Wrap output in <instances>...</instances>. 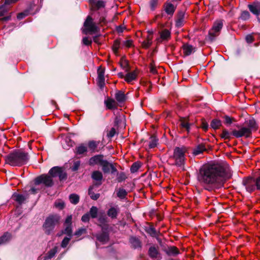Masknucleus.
<instances>
[{
    "mask_svg": "<svg viewBox=\"0 0 260 260\" xmlns=\"http://www.w3.org/2000/svg\"><path fill=\"white\" fill-rule=\"evenodd\" d=\"M116 100L119 103H124L126 100V97L123 91L121 90H117L115 95Z\"/></svg>",
    "mask_w": 260,
    "mask_h": 260,
    "instance_id": "obj_24",
    "label": "nucleus"
},
{
    "mask_svg": "<svg viewBox=\"0 0 260 260\" xmlns=\"http://www.w3.org/2000/svg\"><path fill=\"white\" fill-rule=\"evenodd\" d=\"M87 152V147H77L76 153L77 155H81Z\"/></svg>",
    "mask_w": 260,
    "mask_h": 260,
    "instance_id": "obj_49",
    "label": "nucleus"
},
{
    "mask_svg": "<svg viewBox=\"0 0 260 260\" xmlns=\"http://www.w3.org/2000/svg\"><path fill=\"white\" fill-rule=\"evenodd\" d=\"M148 255L150 258L154 260H159L161 259V255L158 251L157 246H152L148 250Z\"/></svg>",
    "mask_w": 260,
    "mask_h": 260,
    "instance_id": "obj_13",
    "label": "nucleus"
},
{
    "mask_svg": "<svg viewBox=\"0 0 260 260\" xmlns=\"http://www.w3.org/2000/svg\"><path fill=\"white\" fill-rule=\"evenodd\" d=\"M60 138L62 139L61 141L62 145H66L67 146L70 147L75 145V142L72 140L69 136L61 134Z\"/></svg>",
    "mask_w": 260,
    "mask_h": 260,
    "instance_id": "obj_20",
    "label": "nucleus"
},
{
    "mask_svg": "<svg viewBox=\"0 0 260 260\" xmlns=\"http://www.w3.org/2000/svg\"><path fill=\"white\" fill-rule=\"evenodd\" d=\"M256 32H253L251 34H248L245 37V40L248 44H251L254 41L253 35H256Z\"/></svg>",
    "mask_w": 260,
    "mask_h": 260,
    "instance_id": "obj_50",
    "label": "nucleus"
},
{
    "mask_svg": "<svg viewBox=\"0 0 260 260\" xmlns=\"http://www.w3.org/2000/svg\"><path fill=\"white\" fill-rule=\"evenodd\" d=\"M92 178L97 181L101 182V180L103 179V174L102 173L99 171H94L91 175ZM101 182H100L99 184H101Z\"/></svg>",
    "mask_w": 260,
    "mask_h": 260,
    "instance_id": "obj_34",
    "label": "nucleus"
},
{
    "mask_svg": "<svg viewBox=\"0 0 260 260\" xmlns=\"http://www.w3.org/2000/svg\"><path fill=\"white\" fill-rule=\"evenodd\" d=\"M12 198L13 200L16 201L19 205L22 204L26 199V198L24 195L16 193L13 194Z\"/></svg>",
    "mask_w": 260,
    "mask_h": 260,
    "instance_id": "obj_27",
    "label": "nucleus"
},
{
    "mask_svg": "<svg viewBox=\"0 0 260 260\" xmlns=\"http://www.w3.org/2000/svg\"><path fill=\"white\" fill-rule=\"evenodd\" d=\"M222 118L224 119V123L226 125H230L233 123V122L236 121V120L234 117H230L226 115L223 116Z\"/></svg>",
    "mask_w": 260,
    "mask_h": 260,
    "instance_id": "obj_37",
    "label": "nucleus"
},
{
    "mask_svg": "<svg viewBox=\"0 0 260 260\" xmlns=\"http://www.w3.org/2000/svg\"><path fill=\"white\" fill-rule=\"evenodd\" d=\"M158 0H150L149 1V5L150 9L152 11H154L157 6Z\"/></svg>",
    "mask_w": 260,
    "mask_h": 260,
    "instance_id": "obj_52",
    "label": "nucleus"
},
{
    "mask_svg": "<svg viewBox=\"0 0 260 260\" xmlns=\"http://www.w3.org/2000/svg\"><path fill=\"white\" fill-rule=\"evenodd\" d=\"M231 176L229 165L224 161H213L199 169L198 180L205 189L212 191L221 187Z\"/></svg>",
    "mask_w": 260,
    "mask_h": 260,
    "instance_id": "obj_1",
    "label": "nucleus"
},
{
    "mask_svg": "<svg viewBox=\"0 0 260 260\" xmlns=\"http://www.w3.org/2000/svg\"><path fill=\"white\" fill-rule=\"evenodd\" d=\"M54 205L56 208L62 209L64 207V203L61 201H57L55 202Z\"/></svg>",
    "mask_w": 260,
    "mask_h": 260,
    "instance_id": "obj_57",
    "label": "nucleus"
},
{
    "mask_svg": "<svg viewBox=\"0 0 260 260\" xmlns=\"http://www.w3.org/2000/svg\"><path fill=\"white\" fill-rule=\"evenodd\" d=\"M57 251V247L51 249L46 254L40 255L38 260H49L54 257Z\"/></svg>",
    "mask_w": 260,
    "mask_h": 260,
    "instance_id": "obj_16",
    "label": "nucleus"
},
{
    "mask_svg": "<svg viewBox=\"0 0 260 260\" xmlns=\"http://www.w3.org/2000/svg\"><path fill=\"white\" fill-rule=\"evenodd\" d=\"M206 150V147H195L192 150V154L194 156H197L202 154Z\"/></svg>",
    "mask_w": 260,
    "mask_h": 260,
    "instance_id": "obj_40",
    "label": "nucleus"
},
{
    "mask_svg": "<svg viewBox=\"0 0 260 260\" xmlns=\"http://www.w3.org/2000/svg\"><path fill=\"white\" fill-rule=\"evenodd\" d=\"M137 77V74L135 71L128 72L125 76V81L127 83H130L132 81L136 80Z\"/></svg>",
    "mask_w": 260,
    "mask_h": 260,
    "instance_id": "obj_31",
    "label": "nucleus"
},
{
    "mask_svg": "<svg viewBox=\"0 0 260 260\" xmlns=\"http://www.w3.org/2000/svg\"><path fill=\"white\" fill-rule=\"evenodd\" d=\"M121 43V39L118 38L114 40L112 48L113 52L117 55L118 53V49L120 47Z\"/></svg>",
    "mask_w": 260,
    "mask_h": 260,
    "instance_id": "obj_35",
    "label": "nucleus"
},
{
    "mask_svg": "<svg viewBox=\"0 0 260 260\" xmlns=\"http://www.w3.org/2000/svg\"><path fill=\"white\" fill-rule=\"evenodd\" d=\"M89 219L90 215L88 213L84 214L81 218L82 221L84 222H88Z\"/></svg>",
    "mask_w": 260,
    "mask_h": 260,
    "instance_id": "obj_64",
    "label": "nucleus"
},
{
    "mask_svg": "<svg viewBox=\"0 0 260 260\" xmlns=\"http://www.w3.org/2000/svg\"><path fill=\"white\" fill-rule=\"evenodd\" d=\"M29 159L28 153L21 149L14 151L6 157L7 164L12 166H21L26 164Z\"/></svg>",
    "mask_w": 260,
    "mask_h": 260,
    "instance_id": "obj_3",
    "label": "nucleus"
},
{
    "mask_svg": "<svg viewBox=\"0 0 260 260\" xmlns=\"http://www.w3.org/2000/svg\"><path fill=\"white\" fill-rule=\"evenodd\" d=\"M104 104L107 109L113 110L117 109V104L115 101L113 99L108 98L106 100H105Z\"/></svg>",
    "mask_w": 260,
    "mask_h": 260,
    "instance_id": "obj_21",
    "label": "nucleus"
},
{
    "mask_svg": "<svg viewBox=\"0 0 260 260\" xmlns=\"http://www.w3.org/2000/svg\"><path fill=\"white\" fill-rule=\"evenodd\" d=\"M105 68H102L101 66H100L98 69V82L99 84V86L100 88H103L105 83Z\"/></svg>",
    "mask_w": 260,
    "mask_h": 260,
    "instance_id": "obj_14",
    "label": "nucleus"
},
{
    "mask_svg": "<svg viewBox=\"0 0 260 260\" xmlns=\"http://www.w3.org/2000/svg\"><path fill=\"white\" fill-rule=\"evenodd\" d=\"M83 26L85 27V34L89 32L90 34H93L99 32L100 31V27L95 25V23L93 21L92 18L89 15L87 16Z\"/></svg>",
    "mask_w": 260,
    "mask_h": 260,
    "instance_id": "obj_6",
    "label": "nucleus"
},
{
    "mask_svg": "<svg viewBox=\"0 0 260 260\" xmlns=\"http://www.w3.org/2000/svg\"><path fill=\"white\" fill-rule=\"evenodd\" d=\"M158 139L155 135H153L150 137L149 146H157L158 145Z\"/></svg>",
    "mask_w": 260,
    "mask_h": 260,
    "instance_id": "obj_38",
    "label": "nucleus"
},
{
    "mask_svg": "<svg viewBox=\"0 0 260 260\" xmlns=\"http://www.w3.org/2000/svg\"><path fill=\"white\" fill-rule=\"evenodd\" d=\"M242 184L248 192L251 193L255 190H260V175L245 178Z\"/></svg>",
    "mask_w": 260,
    "mask_h": 260,
    "instance_id": "obj_5",
    "label": "nucleus"
},
{
    "mask_svg": "<svg viewBox=\"0 0 260 260\" xmlns=\"http://www.w3.org/2000/svg\"><path fill=\"white\" fill-rule=\"evenodd\" d=\"M95 236L99 241L102 243H105L109 240V235L106 232H103L101 234H96Z\"/></svg>",
    "mask_w": 260,
    "mask_h": 260,
    "instance_id": "obj_26",
    "label": "nucleus"
},
{
    "mask_svg": "<svg viewBox=\"0 0 260 260\" xmlns=\"http://www.w3.org/2000/svg\"><path fill=\"white\" fill-rule=\"evenodd\" d=\"M69 199L71 203L76 205L79 201V197L77 194L73 193L70 195Z\"/></svg>",
    "mask_w": 260,
    "mask_h": 260,
    "instance_id": "obj_39",
    "label": "nucleus"
},
{
    "mask_svg": "<svg viewBox=\"0 0 260 260\" xmlns=\"http://www.w3.org/2000/svg\"><path fill=\"white\" fill-rule=\"evenodd\" d=\"M254 54L255 52L251 50V49H248V52L246 55V57L249 61H254Z\"/></svg>",
    "mask_w": 260,
    "mask_h": 260,
    "instance_id": "obj_42",
    "label": "nucleus"
},
{
    "mask_svg": "<svg viewBox=\"0 0 260 260\" xmlns=\"http://www.w3.org/2000/svg\"><path fill=\"white\" fill-rule=\"evenodd\" d=\"M235 132H238V130L236 129H232L231 131H229V130L223 128L222 131V133L220 134V137L222 139H223L225 141L230 140V139L232 138V136H234L236 138H241V137L240 136H238L235 134ZM227 141H225V143H226Z\"/></svg>",
    "mask_w": 260,
    "mask_h": 260,
    "instance_id": "obj_12",
    "label": "nucleus"
},
{
    "mask_svg": "<svg viewBox=\"0 0 260 260\" xmlns=\"http://www.w3.org/2000/svg\"><path fill=\"white\" fill-rule=\"evenodd\" d=\"M40 142L39 141L30 140L27 142L28 146H31V145L37 146L38 145H40Z\"/></svg>",
    "mask_w": 260,
    "mask_h": 260,
    "instance_id": "obj_61",
    "label": "nucleus"
},
{
    "mask_svg": "<svg viewBox=\"0 0 260 260\" xmlns=\"http://www.w3.org/2000/svg\"><path fill=\"white\" fill-rule=\"evenodd\" d=\"M160 37L162 40L168 41L171 38V31L167 29H165L160 32Z\"/></svg>",
    "mask_w": 260,
    "mask_h": 260,
    "instance_id": "obj_33",
    "label": "nucleus"
},
{
    "mask_svg": "<svg viewBox=\"0 0 260 260\" xmlns=\"http://www.w3.org/2000/svg\"><path fill=\"white\" fill-rule=\"evenodd\" d=\"M129 242L131 243L133 247L135 249L141 248V242L139 238L135 237H132L129 239Z\"/></svg>",
    "mask_w": 260,
    "mask_h": 260,
    "instance_id": "obj_25",
    "label": "nucleus"
},
{
    "mask_svg": "<svg viewBox=\"0 0 260 260\" xmlns=\"http://www.w3.org/2000/svg\"><path fill=\"white\" fill-rule=\"evenodd\" d=\"M147 232L152 237H155L157 235V232L153 227H150L147 231Z\"/></svg>",
    "mask_w": 260,
    "mask_h": 260,
    "instance_id": "obj_58",
    "label": "nucleus"
},
{
    "mask_svg": "<svg viewBox=\"0 0 260 260\" xmlns=\"http://www.w3.org/2000/svg\"><path fill=\"white\" fill-rule=\"evenodd\" d=\"M222 26V20L215 21L212 27V29L209 31L208 36L206 37V40L212 42L215 40V37L218 35L216 33L220 31Z\"/></svg>",
    "mask_w": 260,
    "mask_h": 260,
    "instance_id": "obj_7",
    "label": "nucleus"
},
{
    "mask_svg": "<svg viewBox=\"0 0 260 260\" xmlns=\"http://www.w3.org/2000/svg\"><path fill=\"white\" fill-rule=\"evenodd\" d=\"M107 15L105 13L103 15L100 16L99 18V24L101 25L106 24L107 21L106 20Z\"/></svg>",
    "mask_w": 260,
    "mask_h": 260,
    "instance_id": "obj_53",
    "label": "nucleus"
},
{
    "mask_svg": "<svg viewBox=\"0 0 260 260\" xmlns=\"http://www.w3.org/2000/svg\"><path fill=\"white\" fill-rule=\"evenodd\" d=\"M236 126L239 129L238 132H235V134L246 138L251 137L252 132L257 131L259 128L258 124L252 117L245 119L242 126L239 125Z\"/></svg>",
    "mask_w": 260,
    "mask_h": 260,
    "instance_id": "obj_2",
    "label": "nucleus"
},
{
    "mask_svg": "<svg viewBox=\"0 0 260 260\" xmlns=\"http://www.w3.org/2000/svg\"><path fill=\"white\" fill-rule=\"evenodd\" d=\"M11 238V235L9 233H5L0 237V245L4 244L8 242Z\"/></svg>",
    "mask_w": 260,
    "mask_h": 260,
    "instance_id": "obj_36",
    "label": "nucleus"
},
{
    "mask_svg": "<svg viewBox=\"0 0 260 260\" xmlns=\"http://www.w3.org/2000/svg\"><path fill=\"white\" fill-rule=\"evenodd\" d=\"M185 12L183 11H179L177 14V19L176 20V26L177 27H181L183 25V20L184 18Z\"/></svg>",
    "mask_w": 260,
    "mask_h": 260,
    "instance_id": "obj_19",
    "label": "nucleus"
},
{
    "mask_svg": "<svg viewBox=\"0 0 260 260\" xmlns=\"http://www.w3.org/2000/svg\"><path fill=\"white\" fill-rule=\"evenodd\" d=\"M103 159V155H96L91 157L89 160V164L90 166H94L95 165H101Z\"/></svg>",
    "mask_w": 260,
    "mask_h": 260,
    "instance_id": "obj_17",
    "label": "nucleus"
},
{
    "mask_svg": "<svg viewBox=\"0 0 260 260\" xmlns=\"http://www.w3.org/2000/svg\"><path fill=\"white\" fill-rule=\"evenodd\" d=\"M93 187H90L88 189V194L90 198L93 200H96L100 197L99 193H94L93 191Z\"/></svg>",
    "mask_w": 260,
    "mask_h": 260,
    "instance_id": "obj_44",
    "label": "nucleus"
},
{
    "mask_svg": "<svg viewBox=\"0 0 260 260\" xmlns=\"http://www.w3.org/2000/svg\"><path fill=\"white\" fill-rule=\"evenodd\" d=\"M180 125L182 127L185 128L188 132L190 128L189 123L183 118H181L180 120Z\"/></svg>",
    "mask_w": 260,
    "mask_h": 260,
    "instance_id": "obj_45",
    "label": "nucleus"
},
{
    "mask_svg": "<svg viewBox=\"0 0 260 260\" xmlns=\"http://www.w3.org/2000/svg\"><path fill=\"white\" fill-rule=\"evenodd\" d=\"M127 192L124 188H119L117 192V197L120 199H124L127 196Z\"/></svg>",
    "mask_w": 260,
    "mask_h": 260,
    "instance_id": "obj_41",
    "label": "nucleus"
},
{
    "mask_svg": "<svg viewBox=\"0 0 260 260\" xmlns=\"http://www.w3.org/2000/svg\"><path fill=\"white\" fill-rule=\"evenodd\" d=\"M119 209L117 206L111 207L107 211V215L112 219L116 218L119 213Z\"/></svg>",
    "mask_w": 260,
    "mask_h": 260,
    "instance_id": "obj_23",
    "label": "nucleus"
},
{
    "mask_svg": "<svg viewBox=\"0 0 260 260\" xmlns=\"http://www.w3.org/2000/svg\"><path fill=\"white\" fill-rule=\"evenodd\" d=\"M249 11L259 20L260 16V1H254L247 5Z\"/></svg>",
    "mask_w": 260,
    "mask_h": 260,
    "instance_id": "obj_10",
    "label": "nucleus"
},
{
    "mask_svg": "<svg viewBox=\"0 0 260 260\" xmlns=\"http://www.w3.org/2000/svg\"><path fill=\"white\" fill-rule=\"evenodd\" d=\"M201 127L205 132L208 129V128H209L208 123L204 119H202V123H201Z\"/></svg>",
    "mask_w": 260,
    "mask_h": 260,
    "instance_id": "obj_54",
    "label": "nucleus"
},
{
    "mask_svg": "<svg viewBox=\"0 0 260 260\" xmlns=\"http://www.w3.org/2000/svg\"><path fill=\"white\" fill-rule=\"evenodd\" d=\"M86 229L84 228H80L78 229L77 231L74 233V235L77 236L78 237L80 236L83 234L86 233Z\"/></svg>",
    "mask_w": 260,
    "mask_h": 260,
    "instance_id": "obj_55",
    "label": "nucleus"
},
{
    "mask_svg": "<svg viewBox=\"0 0 260 260\" xmlns=\"http://www.w3.org/2000/svg\"><path fill=\"white\" fill-rule=\"evenodd\" d=\"M166 253L169 256H176L179 253L178 248L175 246H170L164 250Z\"/></svg>",
    "mask_w": 260,
    "mask_h": 260,
    "instance_id": "obj_22",
    "label": "nucleus"
},
{
    "mask_svg": "<svg viewBox=\"0 0 260 260\" xmlns=\"http://www.w3.org/2000/svg\"><path fill=\"white\" fill-rule=\"evenodd\" d=\"M35 183L36 185L43 183L46 186L50 187L53 185V182L51 176L47 175H42L35 179Z\"/></svg>",
    "mask_w": 260,
    "mask_h": 260,
    "instance_id": "obj_9",
    "label": "nucleus"
},
{
    "mask_svg": "<svg viewBox=\"0 0 260 260\" xmlns=\"http://www.w3.org/2000/svg\"><path fill=\"white\" fill-rule=\"evenodd\" d=\"M98 209L95 206H92L90 209L89 212L88 213L92 218H95L98 215Z\"/></svg>",
    "mask_w": 260,
    "mask_h": 260,
    "instance_id": "obj_43",
    "label": "nucleus"
},
{
    "mask_svg": "<svg viewBox=\"0 0 260 260\" xmlns=\"http://www.w3.org/2000/svg\"><path fill=\"white\" fill-rule=\"evenodd\" d=\"M60 217L57 214H52L47 217L43 225V230L47 235L53 231L55 227L59 224Z\"/></svg>",
    "mask_w": 260,
    "mask_h": 260,
    "instance_id": "obj_4",
    "label": "nucleus"
},
{
    "mask_svg": "<svg viewBox=\"0 0 260 260\" xmlns=\"http://www.w3.org/2000/svg\"><path fill=\"white\" fill-rule=\"evenodd\" d=\"M57 176L59 177L60 180H62L66 179L67 174L62 169Z\"/></svg>",
    "mask_w": 260,
    "mask_h": 260,
    "instance_id": "obj_62",
    "label": "nucleus"
},
{
    "mask_svg": "<svg viewBox=\"0 0 260 260\" xmlns=\"http://www.w3.org/2000/svg\"><path fill=\"white\" fill-rule=\"evenodd\" d=\"M141 167V164L139 162H134L131 167V171L132 173L136 172Z\"/></svg>",
    "mask_w": 260,
    "mask_h": 260,
    "instance_id": "obj_47",
    "label": "nucleus"
},
{
    "mask_svg": "<svg viewBox=\"0 0 260 260\" xmlns=\"http://www.w3.org/2000/svg\"><path fill=\"white\" fill-rule=\"evenodd\" d=\"M62 169L61 167H54L50 170L49 173L52 177H57Z\"/></svg>",
    "mask_w": 260,
    "mask_h": 260,
    "instance_id": "obj_30",
    "label": "nucleus"
},
{
    "mask_svg": "<svg viewBox=\"0 0 260 260\" xmlns=\"http://www.w3.org/2000/svg\"><path fill=\"white\" fill-rule=\"evenodd\" d=\"M222 126L221 121L218 119H213L210 123V126L214 129H218Z\"/></svg>",
    "mask_w": 260,
    "mask_h": 260,
    "instance_id": "obj_32",
    "label": "nucleus"
},
{
    "mask_svg": "<svg viewBox=\"0 0 260 260\" xmlns=\"http://www.w3.org/2000/svg\"><path fill=\"white\" fill-rule=\"evenodd\" d=\"M80 166V161L79 160L74 161L73 166L71 167V169L73 171H76L78 170Z\"/></svg>",
    "mask_w": 260,
    "mask_h": 260,
    "instance_id": "obj_59",
    "label": "nucleus"
},
{
    "mask_svg": "<svg viewBox=\"0 0 260 260\" xmlns=\"http://www.w3.org/2000/svg\"><path fill=\"white\" fill-rule=\"evenodd\" d=\"M116 134V129L114 127H112L110 131H107L106 137L110 139L113 138Z\"/></svg>",
    "mask_w": 260,
    "mask_h": 260,
    "instance_id": "obj_46",
    "label": "nucleus"
},
{
    "mask_svg": "<svg viewBox=\"0 0 260 260\" xmlns=\"http://www.w3.org/2000/svg\"><path fill=\"white\" fill-rule=\"evenodd\" d=\"M185 152L184 147H175L174 149L173 158L175 160L176 166L181 167L184 164Z\"/></svg>",
    "mask_w": 260,
    "mask_h": 260,
    "instance_id": "obj_8",
    "label": "nucleus"
},
{
    "mask_svg": "<svg viewBox=\"0 0 260 260\" xmlns=\"http://www.w3.org/2000/svg\"><path fill=\"white\" fill-rule=\"evenodd\" d=\"M100 166L102 167V169L104 173L109 172L111 169L112 170L113 172L116 170L112 164H110L107 160L104 159Z\"/></svg>",
    "mask_w": 260,
    "mask_h": 260,
    "instance_id": "obj_18",
    "label": "nucleus"
},
{
    "mask_svg": "<svg viewBox=\"0 0 260 260\" xmlns=\"http://www.w3.org/2000/svg\"><path fill=\"white\" fill-rule=\"evenodd\" d=\"M152 41H151V40H149V42L145 40L142 42V46L144 49H148L152 45Z\"/></svg>",
    "mask_w": 260,
    "mask_h": 260,
    "instance_id": "obj_60",
    "label": "nucleus"
},
{
    "mask_svg": "<svg viewBox=\"0 0 260 260\" xmlns=\"http://www.w3.org/2000/svg\"><path fill=\"white\" fill-rule=\"evenodd\" d=\"M163 7L166 13L172 17L177 8V5H175L172 1L168 0L164 3Z\"/></svg>",
    "mask_w": 260,
    "mask_h": 260,
    "instance_id": "obj_11",
    "label": "nucleus"
},
{
    "mask_svg": "<svg viewBox=\"0 0 260 260\" xmlns=\"http://www.w3.org/2000/svg\"><path fill=\"white\" fill-rule=\"evenodd\" d=\"M29 14V10H26L22 12L19 13L17 14V18L19 20L22 19Z\"/></svg>",
    "mask_w": 260,
    "mask_h": 260,
    "instance_id": "obj_51",
    "label": "nucleus"
},
{
    "mask_svg": "<svg viewBox=\"0 0 260 260\" xmlns=\"http://www.w3.org/2000/svg\"><path fill=\"white\" fill-rule=\"evenodd\" d=\"M71 237H65L62 241V242L61 244V246L63 248L66 247L68 245V244H69V241L71 240Z\"/></svg>",
    "mask_w": 260,
    "mask_h": 260,
    "instance_id": "obj_56",
    "label": "nucleus"
},
{
    "mask_svg": "<svg viewBox=\"0 0 260 260\" xmlns=\"http://www.w3.org/2000/svg\"><path fill=\"white\" fill-rule=\"evenodd\" d=\"M105 7V2L103 1L99 0L97 1L95 4L91 7L90 10L91 11H96Z\"/></svg>",
    "mask_w": 260,
    "mask_h": 260,
    "instance_id": "obj_29",
    "label": "nucleus"
},
{
    "mask_svg": "<svg viewBox=\"0 0 260 260\" xmlns=\"http://www.w3.org/2000/svg\"><path fill=\"white\" fill-rule=\"evenodd\" d=\"M182 48L183 50L184 55L186 56L191 55L192 53L196 52L197 50L196 47H193L188 43L184 44Z\"/></svg>",
    "mask_w": 260,
    "mask_h": 260,
    "instance_id": "obj_15",
    "label": "nucleus"
},
{
    "mask_svg": "<svg viewBox=\"0 0 260 260\" xmlns=\"http://www.w3.org/2000/svg\"><path fill=\"white\" fill-rule=\"evenodd\" d=\"M82 42L86 46L90 45L92 43L91 40H89L88 37H84L82 39Z\"/></svg>",
    "mask_w": 260,
    "mask_h": 260,
    "instance_id": "obj_63",
    "label": "nucleus"
},
{
    "mask_svg": "<svg viewBox=\"0 0 260 260\" xmlns=\"http://www.w3.org/2000/svg\"><path fill=\"white\" fill-rule=\"evenodd\" d=\"M251 17V15L248 11L243 10L241 11L240 15L238 17V19L246 21L249 20Z\"/></svg>",
    "mask_w": 260,
    "mask_h": 260,
    "instance_id": "obj_28",
    "label": "nucleus"
},
{
    "mask_svg": "<svg viewBox=\"0 0 260 260\" xmlns=\"http://www.w3.org/2000/svg\"><path fill=\"white\" fill-rule=\"evenodd\" d=\"M63 233L67 234L69 237H72V229L71 225H66Z\"/></svg>",
    "mask_w": 260,
    "mask_h": 260,
    "instance_id": "obj_48",
    "label": "nucleus"
}]
</instances>
